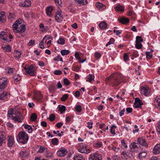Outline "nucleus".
I'll list each match as a JSON object with an SVG mask.
<instances>
[{
    "mask_svg": "<svg viewBox=\"0 0 160 160\" xmlns=\"http://www.w3.org/2000/svg\"><path fill=\"white\" fill-rule=\"evenodd\" d=\"M18 19L15 22L12 27L14 32L16 33H22L24 32L26 30V26L25 25L22 24L20 22L21 21V19Z\"/></svg>",
    "mask_w": 160,
    "mask_h": 160,
    "instance_id": "1",
    "label": "nucleus"
},
{
    "mask_svg": "<svg viewBox=\"0 0 160 160\" xmlns=\"http://www.w3.org/2000/svg\"><path fill=\"white\" fill-rule=\"evenodd\" d=\"M28 139L27 134L25 132H20L17 137L18 142L23 144L26 143Z\"/></svg>",
    "mask_w": 160,
    "mask_h": 160,
    "instance_id": "2",
    "label": "nucleus"
},
{
    "mask_svg": "<svg viewBox=\"0 0 160 160\" xmlns=\"http://www.w3.org/2000/svg\"><path fill=\"white\" fill-rule=\"evenodd\" d=\"M8 78L6 77H3L0 78V89L3 90L8 85Z\"/></svg>",
    "mask_w": 160,
    "mask_h": 160,
    "instance_id": "3",
    "label": "nucleus"
},
{
    "mask_svg": "<svg viewBox=\"0 0 160 160\" xmlns=\"http://www.w3.org/2000/svg\"><path fill=\"white\" fill-rule=\"evenodd\" d=\"M35 65L33 64H32L29 66L28 67V69L27 71V74L30 75L31 76H35L36 72L34 71Z\"/></svg>",
    "mask_w": 160,
    "mask_h": 160,
    "instance_id": "4",
    "label": "nucleus"
},
{
    "mask_svg": "<svg viewBox=\"0 0 160 160\" xmlns=\"http://www.w3.org/2000/svg\"><path fill=\"white\" fill-rule=\"evenodd\" d=\"M68 153V151L65 149L60 148L57 152V155L60 157L65 156Z\"/></svg>",
    "mask_w": 160,
    "mask_h": 160,
    "instance_id": "5",
    "label": "nucleus"
},
{
    "mask_svg": "<svg viewBox=\"0 0 160 160\" xmlns=\"http://www.w3.org/2000/svg\"><path fill=\"white\" fill-rule=\"evenodd\" d=\"M141 92L142 94H143L147 96L150 93L149 89L146 87L142 86L141 88Z\"/></svg>",
    "mask_w": 160,
    "mask_h": 160,
    "instance_id": "6",
    "label": "nucleus"
},
{
    "mask_svg": "<svg viewBox=\"0 0 160 160\" xmlns=\"http://www.w3.org/2000/svg\"><path fill=\"white\" fill-rule=\"evenodd\" d=\"M121 83V81L119 79V78L117 75H115L113 81L112 82V86H118Z\"/></svg>",
    "mask_w": 160,
    "mask_h": 160,
    "instance_id": "7",
    "label": "nucleus"
},
{
    "mask_svg": "<svg viewBox=\"0 0 160 160\" xmlns=\"http://www.w3.org/2000/svg\"><path fill=\"white\" fill-rule=\"evenodd\" d=\"M138 142L139 144L144 146L145 147H148V144L146 142L144 139H142L141 138H138Z\"/></svg>",
    "mask_w": 160,
    "mask_h": 160,
    "instance_id": "8",
    "label": "nucleus"
},
{
    "mask_svg": "<svg viewBox=\"0 0 160 160\" xmlns=\"http://www.w3.org/2000/svg\"><path fill=\"white\" fill-rule=\"evenodd\" d=\"M118 20L119 22L122 24H126L129 22V18L125 17H122L119 19H118Z\"/></svg>",
    "mask_w": 160,
    "mask_h": 160,
    "instance_id": "9",
    "label": "nucleus"
},
{
    "mask_svg": "<svg viewBox=\"0 0 160 160\" xmlns=\"http://www.w3.org/2000/svg\"><path fill=\"white\" fill-rule=\"evenodd\" d=\"M31 3L30 0H25L24 2L20 3L19 5L21 7H27L29 6Z\"/></svg>",
    "mask_w": 160,
    "mask_h": 160,
    "instance_id": "10",
    "label": "nucleus"
},
{
    "mask_svg": "<svg viewBox=\"0 0 160 160\" xmlns=\"http://www.w3.org/2000/svg\"><path fill=\"white\" fill-rule=\"evenodd\" d=\"M6 134L3 132H0V146L2 145L3 142L5 140Z\"/></svg>",
    "mask_w": 160,
    "mask_h": 160,
    "instance_id": "11",
    "label": "nucleus"
},
{
    "mask_svg": "<svg viewBox=\"0 0 160 160\" xmlns=\"http://www.w3.org/2000/svg\"><path fill=\"white\" fill-rule=\"evenodd\" d=\"M96 7L100 10H102L106 8V6L102 3L97 2L96 4Z\"/></svg>",
    "mask_w": 160,
    "mask_h": 160,
    "instance_id": "12",
    "label": "nucleus"
},
{
    "mask_svg": "<svg viewBox=\"0 0 160 160\" xmlns=\"http://www.w3.org/2000/svg\"><path fill=\"white\" fill-rule=\"evenodd\" d=\"M154 105L156 108L160 109V96L157 97L155 99Z\"/></svg>",
    "mask_w": 160,
    "mask_h": 160,
    "instance_id": "13",
    "label": "nucleus"
},
{
    "mask_svg": "<svg viewBox=\"0 0 160 160\" xmlns=\"http://www.w3.org/2000/svg\"><path fill=\"white\" fill-rule=\"evenodd\" d=\"M124 7L120 4H119L114 8V9L117 12H123L124 11Z\"/></svg>",
    "mask_w": 160,
    "mask_h": 160,
    "instance_id": "14",
    "label": "nucleus"
},
{
    "mask_svg": "<svg viewBox=\"0 0 160 160\" xmlns=\"http://www.w3.org/2000/svg\"><path fill=\"white\" fill-rule=\"evenodd\" d=\"M34 98L37 101H40L42 99V96L40 92H38L35 93Z\"/></svg>",
    "mask_w": 160,
    "mask_h": 160,
    "instance_id": "15",
    "label": "nucleus"
},
{
    "mask_svg": "<svg viewBox=\"0 0 160 160\" xmlns=\"http://www.w3.org/2000/svg\"><path fill=\"white\" fill-rule=\"evenodd\" d=\"M73 160H85L83 156L81 154H77L73 158Z\"/></svg>",
    "mask_w": 160,
    "mask_h": 160,
    "instance_id": "16",
    "label": "nucleus"
},
{
    "mask_svg": "<svg viewBox=\"0 0 160 160\" xmlns=\"http://www.w3.org/2000/svg\"><path fill=\"white\" fill-rule=\"evenodd\" d=\"M46 13L47 15L49 17H51V12L53 10V8L52 6H50L46 8Z\"/></svg>",
    "mask_w": 160,
    "mask_h": 160,
    "instance_id": "17",
    "label": "nucleus"
},
{
    "mask_svg": "<svg viewBox=\"0 0 160 160\" xmlns=\"http://www.w3.org/2000/svg\"><path fill=\"white\" fill-rule=\"evenodd\" d=\"M9 138L8 140V145L9 147H12L13 144L14 138L13 137L9 136Z\"/></svg>",
    "mask_w": 160,
    "mask_h": 160,
    "instance_id": "18",
    "label": "nucleus"
},
{
    "mask_svg": "<svg viewBox=\"0 0 160 160\" xmlns=\"http://www.w3.org/2000/svg\"><path fill=\"white\" fill-rule=\"evenodd\" d=\"M99 27L101 29L103 30L107 28L108 25L105 22L102 21L99 24Z\"/></svg>",
    "mask_w": 160,
    "mask_h": 160,
    "instance_id": "19",
    "label": "nucleus"
},
{
    "mask_svg": "<svg viewBox=\"0 0 160 160\" xmlns=\"http://www.w3.org/2000/svg\"><path fill=\"white\" fill-rule=\"evenodd\" d=\"M147 155V153L145 152L142 151L139 153L138 157L140 160H144L145 157Z\"/></svg>",
    "mask_w": 160,
    "mask_h": 160,
    "instance_id": "20",
    "label": "nucleus"
},
{
    "mask_svg": "<svg viewBox=\"0 0 160 160\" xmlns=\"http://www.w3.org/2000/svg\"><path fill=\"white\" fill-rule=\"evenodd\" d=\"M19 154L20 157L23 158L27 157L28 155V152L26 151H21L19 152Z\"/></svg>",
    "mask_w": 160,
    "mask_h": 160,
    "instance_id": "21",
    "label": "nucleus"
},
{
    "mask_svg": "<svg viewBox=\"0 0 160 160\" xmlns=\"http://www.w3.org/2000/svg\"><path fill=\"white\" fill-rule=\"evenodd\" d=\"M15 114L16 115V116L15 117H13V116H12V119L13 120H17L18 118H19L20 115H22L19 111H18L17 112V113H16V112H15Z\"/></svg>",
    "mask_w": 160,
    "mask_h": 160,
    "instance_id": "22",
    "label": "nucleus"
},
{
    "mask_svg": "<svg viewBox=\"0 0 160 160\" xmlns=\"http://www.w3.org/2000/svg\"><path fill=\"white\" fill-rule=\"evenodd\" d=\"M87 147V145H82L81 148L78 149V151L79 152L81 153L85 152V150H86V148Z\"/></svg>",
    "mask_w": 160,
    "mask_h": 160,
    "instance_id": "23",
    "label": "nucleus"
},
{
    "mask_svg": "<svg viewBox=\"0 0 160 160\" xmlns=\"http://www.w3.org/2000/svg\"><path fill=\"white\" fill-rule=\"evenodd\" d=\"M58 108V110L61 112V114H62L66 110V107L64 105H62L61 106L59 105Z\"/></svg>",
    "mask_w": 160,
    "mask_h": 160,
    "instance_id": "24",
    "label": "nucleus"
},
{
    "mask_svg": "<svg viewBox=\"0 0 160 160\" xmlns=\"http://www.w3.org/2000/svg\"><path fill=\"white\" fill-rule=\"evenodd\" d=\"M138 104H139V105H143V103L142 102V100L138 98H136L135 99V101L134 103V105H136Z\"/></svg>",
    "mask_w": 160,
    "mask_h": 160,
    "instance_id": "25",
    "label": "nucleus"
},
{
    "mask_svg": "<svg viewBox=\"0 0 160 160\" xmlns=\"http://www.w3.org/2000/svg\"><path fill=\"white\" fill-rule=\"evenodd\" d=\"M76 1L78 2L80 5H84L88 3L87 0H85V1L83 0H76Z\"/></svg>",
    "mask_w": 160,
    "mask_h": 160,
    "instance_id": "26",
    "label": "nucleus"
},
{
    "mask_svg": "<svg viewBox=\"0 0 160 160\" xmlns=\"http://www.w3.org/2000/svg\"><path fill=\"white\" fill-rule=\"evenodd\" d=\"M37 116L35 113H32L30 117V120L32 121H35L37 119Z\"/></svg>",
    "mask_w": 160,
    "mask_h": 160,
    "instance_id": "27",
    "label": "nucleus"
},
{
    "mask_svg": "<svg viewBox=\"0 0 160 160\" xmlns=\"http://www.w3.org/2000/svg\"><path fill=\"white\" fill-rule=\"evenodd\" d=\"M6 32L4 31H2L0 33V38L3 40H5V38H6Z\"/></svg>",
    "mask_w": 160,
    "mask_h": 160,
    "instance_id": "28",
    "label": "nucleus"
},
{
    "mask_svg": "<svg viewBox=\"0 0 160 160\" xmlns=\"http://www.w3.org/2000/svg\"><path fill=\"white\" fill-rule=\"evenodd\" d=\"M7 93L3 92L2 94H0V99L2 100H5L7 98Z\"/></svg>",
    "mask_w": 160,
    "mask_h": 160,
    "instance_id": "29",
    "label": "nucleus"
},
{
    "mask_svg": "<svg viewBox=\"0 0 160 160\" xmlns=\"http://www.w3.org/2000/svg\"><path fill=\"white\" fill-rule=\"evenodd\" d=\"M60 52L62 56H64L70 53V51L68 50H62Z\"/></svg>",
    "mask_w": 160,
    "mask_h": 160,
    "instance_id": "30",
    "label": "nucleus"
},
{
    "mask_svg": "<svg viewBox=\"0 0 160 160\" xmlns=\"http://www.w3.org/2000/svg\"><path fill=\"white\" fill-rule=\"evenodd\" d=\"M92 156H94L98 158L99 160H102V156L101 154L98 152H96L93 154H92Z\"/></svg>",
    "mask_w": 160,
    "mask_h": 160,
    "instance_id": "31",
    "label": "nucleus"
},
{
    "mask_svg": "<svg viewBox=\"0 0 160 160\" xmlns=\"http://www.w3.org/2000/svg\"><path fill=\"white\" fill-rule=\"evenodd\" d=\"M65 40L63 38H60L57 41L58 44L63 45L65 43Z\"/></svg>",
    "mask_w": 160,
    "mask_h": 160,
    "instance_id": "32",
    "label": "nucleus"
},
{
    "mask_svg": "<svg viewBox=\"0 0 160 160\" xmlns=\"http://www.w3.org/2000/svg\"><path fill=\"white\" fill-rule=\"evenodd\" d=\"M58 139L56 138L51 139V142L54 145H57L58 144Z\"/></svg>",
    "mask_w": 160,
    "mask_h": 160,
    "instance_id": "33",
    "label": "nucleus"
},
{
    "mask_svg": "<svg viewBox=\"0 0 160 160\" xmlns=\"http://www.w3.org/2000/svg\"><path fill=\"white\" fill-rule=\"evenodd\" d=\"M82 56L83 55L82 53L79 54L77 52H76L75 54V56L76 58L78 60L82 57Z\"/></svg>",
    "mask_w": 160,
    "mask_h": 160,
    "instance_id": "34",
    "label": "nucleus"
},
{
    "mask_svg": "<svg viewBox=\"0 0 160 160\" xmlns=\"http://www.w3.org/2000/svg\"><path fill=\"white\" fill-rule=\"evenodd\" d=\"M116 126L115 125H112L111 128L110 132L112 134H115V130L114 129L116 128Z\"/></svg>",
    "mask_w": 160,
    "mask_h": 160,
    "instance_id": "35",
    "label": "nucleus"
},
{
    "mask_svg": "<svg viewBox=\"0 0 160 160\" xmlns=\"http://www.w3.org/2000/svg\"><path fill=\"white\" fill-rule=\"evenodd\" d=\"M145 53L147 59H149L152 58V54L150 52H147Z\"/></svg>",
    "mask_w": 160,
    "mask_h": 160,
    "instance_id": "36",
    "label": "nucleus"
},
{
    "mask_svg": "<svg viewBox=\"0 0 160 160\" xmlns=\"http://www.w3.org/2000/svg\"><path fill=\"white\" fill-rule=\"evenodd\" d=\"M115 41L114 39L113 38H111L110 39L109 41L106 45V46L107 47L109 45L113 44Z\"/></svg>",
    "mask_w": 160,
    "mask_h": 160,
    "instance_id": "37",
    "label": "nucleus"
},
{
    "mask_svg": "<svg viewBox=\"0 0 160 160\" xmlns=\"http://www.w3.org/2000/svg\"><path fill=\"white\" fill-rule=\"evenodd\" d=\"M136 39V42H137V43H138V42H142L143 41V39H142V37L141 36H137Z\"/></svg>",
    "mask_w": 160,
    "mask_h": 160,
    "instance_id": "38",
    "label": "nucleus"
},
{
    "mask_svg": "<svg viewBox=\"0 0 160 160\" xmlns=\"http://www.w3.org/2000/svg\"><path fill=\"white\" fill-rule=\"evenodd\" d=\"M142 47V45L140 42H138L137 43L136 42L135 47L136 48L138 49H140Z\"/></svg>",
    "mask_w": 160,
    "mask_h": 160,
    "instance_id": "39",
    "label": "nucleus"
},
{
    "mask_svg": "<svg viewBox=\"0 0 160 160\" xmlns=\"http://www.w3.org/2000/svg\"><path fill=\"white\" fill-rule=\"evenodd\" d=\"M55 118V116L54 114H51L50 115L49 119L50 121H53Z\"/></svg>",
    "mask_w": 160,
    "mask_h": 160,
    "instance_id": "40",
    "label": "nucleus"
},
{
    "mask_svg": "<svg viewBox=\"0 0 160 160\" xmlns=\"http://www.w3.org/2000/svg\"><path fill=\"white\" fill-rule=\"evenodd\" d=\"M68 97V95L67 94H64L63 95L62 97L61 98V100L63 102L65 101L67 99Z\"/></svg>",
    "mask_w": 160,
    "mask_h": 160,
    "instance_id": "41",
    "label": "nucleus"
},
{
    "mask_svg": "<svg viewBox=\"0 0 160 160\" xmlns=\"http://www.w3.org/2000/svg\"><path fill=\"white\" fill-rule=\"evenodd\" d=\"M46 149L44 147L40 146L38 152L42 153L44 152Z\"/></svg>",
    "mask_w": 160,
    "mask_h": 160,
    "instance_id": "42",
    "label": "nucleus"
},
{
    "mask_svg": "<svg viewBox=\"0 0 160 160\" xmlns=\"http://www.w3.org/2000/svg\"><path fill=\"white\" fill-rule=\"evenodd\" d=\"M23 119V117L22 115H20V117L19 118H18L17 120H14V121L15 122H22V120Z\"/></svg>",
    "mask_w": 160,
    "mask_h": 160,
    "instance_id": "43",
    "label": "nucleus"
},
{
    "mask_svg": "<svg viewBox=\"0 0 160 160\" xmlns=\"http://www.w3.org/2000/svg\"><path fill=\"white\" fill-rule=\"evenodd\" d=\"M136 144V143L135 142H133L132 143H131V144L130 146V148L131 149L132 148H133L134 149L136 148H137L138 146Z\"/></svg>",
    "mask_w": 160,
    "mask_h": 160,
    "instance_id": "44",
    "label": "nucleus"
},
{
    "mask_svg": "<svg viewBox=\"0 0 160 160\" xmlns=\"http://www.w3.org/2000/svg\"><path fill=\"white\" fill-rule=\"evenodd\" d=\"M8 116L10 118V115H12L13 114V110L12 108H10L8 111Z\"/></svg>",
    "mask_w": 160,
    "mask_h": 160,
    "instance_id": "45",
    "label": "nucleus"
},
{
    "mask_svg": "<svg viewBox=\"0 0 160 160\" xmlns=\"http://www.w3.org/2000/svg\"><path fill=\"white\" fill-rule=\"evenodd\" d=\"M63 83L66 86H68L70 84V82L69 81L67 78H65L64 79Z\"/></svg>",
    "mask_w": 160,
    "mask_h": 160,
    "instance_id": "46",
    "label": "nucleus"
},
{
    "mask_svg": "<svg viewBox=\"0 0 160 160\" xmlns=\"http://www.w3.org/2000/svg\"><path fill=\"white\" fill-rule=\"evenodd\" d=\"M128 59L129 56L128 54L127 53H124L123 55V59L124 61L127 62L128 60Z\"/></svg>",
    "mask_w": 160,
    "mask_h": 160,
    "instance_id": "47",
    "label": "nucleus"
},
{
    "mask_svg": "<svg viewBox=\"0 0 160 160\" xmlns=\"http://www.w3.org/2000/svg\"><path fill=\"white\" fill-rule=\"evenodd\" d=\"M93 77V75L92 74H89V76L88 78V80H87V81L90 82L92 80L94 79V78Z\"/></svg>",
    "mask_w": 160,
    "mask_h": 160,
    "instance_id": "48",
    "label": "nucleus"
},
{
    "mask_svg": "<svg viewBox=\"0 0 160 160\" xmlns=\"http://www.w3.org/2000/svg\"><path fill=\"white\" fill-rule=\"evenodd\" d=\"M75 109L76 111L78 112H81L82 111L81 106L80 105L76 106L75 108Z\"/></svg>",
    "mask_w": 160,
    "mask_h": 160,
    "instance_id": "49",
    "label": "nucleus"
},
{
    "mask_svg": "<svg viewBox=\"0 0 160 160\" xmlns=\"http://www.w3.org/2000/svg\"><path fill=\"white\" fill-rule=\"evenodd\" d=\"M54 74L56 75H60L62 73V72L60 70H56L53 72Z\"/></svg>",
    "mask_w": 160,
    "mask_h": 160,
    "instance_id": "50",
    "label": "nucleus"
},
{
    "mask_svg": "<svg viewBox=\"0 0 160 160\" xmlns=\"http://www.w3.org/2000/svg\"><path fill=\"white\" fill-rule=\"evenodd\" d=\"M153 153L155 154H157L160 153V151H159V150L157 149V148H155V147L153 149Z\"/></svg>",
    "mask_w": 160,
    "mask_h": 160,
    "instance_id": "51",
    "label": "nucleus"
},
{
    "mask_svg": "<svg viewBox=\"0 0 160 160\" xmlns=\"http://www.w3.org/2000/svg\"><path fill=\"white\" fill-rule=\"evenodd\" d=\"M21 52H19L18 50L16 51V55H15V57L18 58H19L21 57Z\"/></svg>",
    "mask_w": 160,
    "mask_h": 160,
    "instance_id": "52",
    "label": "nucleus"
},
{
    "mask_svg": "<svg viewBox=\"0 0 160 160\" xmlns=\"http://www.w3.org/2000/svg\"><path fill=\"white\" fill-rule=\"evenodd\" d=\"M130 154V153L126 152L125 151H123L122 153V155H125L127 158L128 157H130V156H129Z\"/></svg>",
    "mask_w": 160,
    "mask_h": 160,
    "instance_id": "53",
    "label": "nucleus"
},
{
    "mask_svg": "<svg viewBox=\"0 0 160 160\" xmlns=\"http://www.w3.org/2000/svg\"><path fill=\"white\" fill-rule=\"evenodd\" d=\"M55 20L58 22H60L61 21H62L61 18L58 17L57 15H55Z\"/></svg>",
    "mask_w": 160,
    "mask_h": 160,
    "instance_id": "54",
    "label": "nucleus"
},
{
    "mask_svg": "<svg viewBox=\"0 0 160 160\" xmlns=\"http://www.w3.org/2000/svg\"><path fill=\"white\" fill-rule=\"evenodd\" d=\"M5 51L7 52H11V48L9 45H7V47L5 50Z\"/></svg>",
    "mask_w": 160,
    "mask_h": 160,
    "instance_id": "55",
    "label": "nucleus"
},
{
    "mask_svg": "<svg viewBox=\"0 0 160 160\" xmlns=\"http://www.w3.org/2000/svg\"><path fill=\"white\" fill-rule=\"evenodd\" d=\"M94 56L96 58H99L101 57V54L99 52H97L95 53Z\"/></svg>",
    "mask_w": 160,
    "mask_h": 160,
    "instance_id": "56",
    "label": "nucleus"
},
{
    "mask_svg": "<svg viewBox=\"0 0 160 160\" xmlns=\"http://www.w3.org/2000/svg\"><path fill=\"white\" fill-rule=\"evenodd\" d=\"M35 43V40H30L28 43V45L29 46H32Z\"/></svg>",
    "mask_w": 160,
    "mask_h": 160,
    "instance_id": "57",
    "label": "nucleus"
},
{
    "mask_svg": "<svg viewBox=\"0 0 160 160\" xmlns=\"http://www.w3.org/2000/svg\"><path fill=\"white\" fill-rule=\"evenodd\" d=\"M61 12H62V11L60 10L59 11L58 10L56 12L55 15H57H57H59L60 16V18H62V19L63 18L61 16Z\"/></svg>",
    "mask_w": 160,
    "mask_h": 160,
    "instance_id": "58",
    "label": "nucleus"
},
{
    "mask_svg": "<svg viewBox=\"0 0 160 160\" xmlns=\"http://www.w3.org/2000/svg\"><path fill=\"white\" fill-rule=\"evenodd\" d=\"M132 108L130 107L127 108H126V112L127 113H130L132 112Z\"/></svg>",
    "mask_w": 160,
    "mask_h": 160,
    "instance_id": "59",
    "label": "nucleus"
},
{
    "mask_svg": "<svg viewBox=\"0 0 160 160\" xmlns=\"http://www.w3.org/2000/svg\"><path fill=\"white\" fill-rule=\"evenodd\" d=\"M125 111V108H123L122 110L119 113V115L120 116H122L124 114V112Z\"/></svg>",
    "mask_w": 160,
    "mask_h": 160,
    "instance_id": "60",
    "label": "nucleus"
},
{
    "mask_svg": "<svg viewBox=\"0 0 160 160\" xmlns=\"http://www.w3.org/2000/svg\"><path fill=\"white\" fill-rule=\"evenodd\" d=\"M41 125L43 127H46L47 126V122L45 121H42L41 122Z\"/></svg>",
    "mask_w": 160,
    "mask_h": 160,
    "instance_id": "61",
    "label": "nucleus"
},
{
    "mask_svg": "<svg viewBox=\"0 0 160 160\" xmlns=\"http://www.w3.org/2000/svg\"><path fill=\"white\" fill-rule=\"evenodd\" d=\"M87 123L88 124L87 127L91 129L92 127V125L93 123L92 122H88Z\"/></svg>",
    "mask_w": 160,
    "mask_h": 160,
    "instance_id": "62",
    "label": "nucleus"
},
{
    "mask_svg": "<svg viewBox=\"0 0 160 160\" xmlns=\"http://www.w3.org/2000/svg\"><path fill=\"white\" fill-rule=\"evenodd\" d=\"M80 95V92L79 91H77L75 93V96L76 97H78Z\"/></svg>",
    "mask_w": 160,
    "mask_h": 160,
    "instance_id": "63",
    "label": "nucleus"
},
{
    "mask_svg": "<svg viewBox=\"0 0 160 160\" xmlns=\"http://www.w3.org/2000/svg\"><path fill=\"white\" fill-rule=\"evenodd\" d=\"M157 130L158 132L160 134V125L158 124L157 127Z\"/></svg>",
    "mask_w": 160,
    "mask_h": 160,
    "instance_id": "64",
    "label": "nucleus"
}]
</instances>
